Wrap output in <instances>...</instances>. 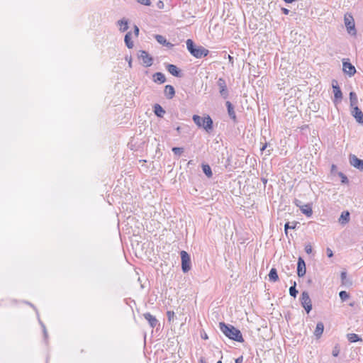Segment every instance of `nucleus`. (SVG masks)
<instances>
[{"instance_id": "nucleus-17", "label": "nucleus", "mask_w": 363, "mask_h": 363, "mask_svg": "<svg viewBox=\"0 0 363 363\" xmlns=\"http://www.w3.org/2000/svg\"><path fill=\"white\" fill-rule=\"evenodd\" d=\"M349 220H350V213L348 211L342 212L339 218L340 223H341L342 224H346L349 222Z\"/></svg>"}, {"instance_id": "nucleus-26", "label": "nucleus", "mask_w": 363, "mask_h": 363, "mask_svg": "<svg viewBox=\"0 0 363 363\" xmlns=\"http://www.w3.org/2000/svg\"><path fill=\"white\" fill-rule=\"evenodd\" d=\"M202 169L204 174L208 177L211 178L213 175L211 167L208 164H202Z\"/></svg>"}, {"instance_id": "nucleus-49", "label": "nucleus", "mask_w": 363, "mask_h": 363, "mask_svg": "<svg viewBox=\"0 0 363 363\" xmlns=\"http://www.w3.org/2000/svg\"><path fill=\"white\" fill-rule=\"evenodd\" d=\"M177 130L180 131V127H177Z\"/></svg>"}, {"instance_id": "nucleus-38", "label": "nucleus", "mask_w": 363, "mask_h": 363, "mask_svg": "<svg viewBox=\"0 0 363 363\" xmlns=\"http://www.w3.org/2000/svg\"><path fill=\"white\" fill-rule=\"evenodd\" d=\"M134 33L135 37H138L139 35V28L137 26H134Z\"/></svg>"}, {"instance_id": "nucleus-28", "label": "nucleus", "mask_w": 363, "mask_h": 363, "mask_svg": "<svg viewBox=\"0 0 363 363\" xmlns=\"http://www.w3.org/2000/svg\"><path fill=\"white\" fill-rule=\"evenodd\" d=\"M362 161L363 160H359L357 157L354 156L351 159L350 162H351L352 165H353L354 167L359 168L360 167V165L362 164Z\"/></svg>"}, {"instance_id": "nucleus-22", "label": "nucleus", "mask_w": 363, "mask_h": 363, "mask_svg": "<svg viewBox=\"0 0 363 363\" xmlns=\"http://www.w3.org/2000/svg\"><path fill=\"white\" fill-rule=\"evenodd\" d=\"M124 40H125L126 46L128 48H133L134 45H133V40H131V33L130 32L126 33V35L125 36Z\"/></svg>"}, {"instance_id": "nucleus-40", "label": "nucleus", "mask_w": 363, "mask_h": 363, "mask_svg": "<svg viewBox=\"0 0 363 363\" xmlns=\"http://www.w3.org/2000/svg\"><path fill=\"white\" fill-rule=\"evenodd\" d=\"M242 357H240L235 359V363H242Z\"/></svg>"}, {"instance_id": "nucleus-33", "label": "nucleus", "mask_w": 363, "mask_h": 363, "mask_svg": "<svg viewBox=\"0 0 363 363\" xmlns=\"http://www.w3.org/2000/svg\"><path fill=\"white\" fill-rule=\"evenodd\" d=\"M138 4L144 6H150L151 1L150 0H135Z\"/></svg>"}, {"instance_id": "nucleus-42", "label": "nucleus", "mask_w": 363, "mask_h": 363, "mask_svg": "<svg viewBox=\"0 0 363 363\" xmlns=\"http://www.w3.org/2000/svg\"><path fill=\"white\" fill-rule=\"evenodd\" d=\"M282 11L284 14H288L289 13V10L287 9H282Z\"/></svg>"}, {"instance_id": "nucleus-21", "label": "nucleus", "mask_w": 363, "mask_h": 363, "mask_svg": "<svg viewBox=\"0 0 363 363\" xmlns=\"http://www.w3.org/2000/svg\"><path fill=\"white\" fill-rule=\"evenodd\" d=\"M269 278L271 281L275 282L279 280V276L277 272V269L275 268L271 269L269 274Z\"/></svg>"}, {"instance_id": "nucleus-35", "label": "nucleus", "mask_w": 363, "mask_h": 363, "mask_svg": "<svg viewBox=\"0 0 363 363\" xmlns=\"http://www.w3.org/2000/svg\"><path fill=\"white\" fill-rule=\"evenodd\" d=\"M312 250V246L310 244H308L305 246V251L307 254H311Z\"/></svg>"}, {"instance_id": "nucleus-46", "label": "nucleus", "mask_w": 363, "mask_h": 363, "mask_svg": "<svg viewBox=\"0 0 363 363\" xmlns=\"http://www.w3.org/2000/svg\"><path fill=\"white\" fill-rule=\"evenodd\" d=\"M199 363H206L205 361L203 359H201L199 360Z\"/></svg>"}, {"instance_id": "nucleus-13", "label": "nucleus", "mask_w": 363, "mask_h": 363, "mask_svg": "<svg viewBox=\"0 0 363 363\" xmlns=\"http://www.w3.org/2000/svg\"><path fill=\"white\" fill-rule=\"evenodd\" d=\"M153 81L155 83L163 84L165 82L166 78H165L164 74H162V72H156L153 75Z\"/></svg>"}, {"instance_id": "nucleus-50", "label": "nucleus", "mask_w": 363, "mask_h": 363, "mask_svg": "<svg viewBox=\"0 0 363 363\" xmlns=\"http://www.w3.org/2000/svg\"><path fill=\"white\" fill-rule=\"evenodd\" d=\"M217 363H222V362L221 361H218Z\"/></svg>"}, {"instance_id": "nucleus-3", "label": "nucleus", "mask_w": 363, "mask_h": 363, "mask_svg": "<svg viewBox=\"0 0 363 363\" xmlns=\"http://www.w3.org/2000/svg\"><path fill=\"white\" fill-rule=\"evenodd\" d=\"M186 47L189 52L196 58L206 57L208 55L209 51L202 46L196 47L192 40H186Z\"/></svg>"}, {"instance_id": "nucleus-36", "label": "nucleus", "mask_w": 363, "mask_h": 363, "mask_svg": "<svg viewBox=\"0 0 363 363\" xmlns=\"http://www.w3.org/2000/svg\"><path fill=\"white\" fill-rule=\"evenodd\" d=\"M157 6L159 9H163L164 7V4L162 1L160 0L157 2Z\"/></svg>"}, {"instance_id": "nucleus-4", "label": "nucleus", "mask_w": 363, "mask_h": 363, "mask_svg": "<svg viewBox=\"0 0 363 363\" xmlns=\"http://www.w3.org/2000/svg\"><path fill=\"white\" fill-rule=\"evenodd\" d=\"M344 22L347 32L352 35H355L356 30L353 16L351 14H345L344 17Z\"/></svg>"}, {"instance_id": "nucleus-31", "label": "nucleus", "mask_w": 363, "mask_h": 363, "mask_svg": "<svg viewBox=\"0 0 363 363\" xmlns=\"http://www.w3.org/2000/svg\"><path fill=\"white\" fill-rule=\"evenodd\" d=\"M339 296L342 301H345L350 297L349 294L345 291H340Z\"/></svg>"}, {"instance_id": "nucleus-9", "label": "nucleus", "mask_w": 363, "mask_h": 363, "mask_svg": "<svg viewBox=\"0 0 363 363\" xmlns=\"http://www.w3.org/2000/svg\"><path fill=\"white\" fill-rule=\"evenodd\" d=\"M352 110L351 111L352 115L354 117V118L356 119V121L358 123L363 124V113H362V111L357 106H354V107H352Z\"/></svg>"}, {"instance_id": "nucleus-32", "label": "nucleus", "mask_w": 363, "mask_h": 363, "mask_svg": "<svg viewBox=\"0 0 363 363\" xmlns=\"http://www.w3.org/2000/svg\"><path fill=\"white\" fill-rule=\"evenodd\" d=\"M167 316L169 322H172L174 320V316H175L174 312L172 311H168L167 312Z\"/></svg>"}, {"instance_id": "nucleus-19", "label": "nucleus", "mask_w": 363, "mask_h": 363, "mask_svg": "<svg viewBox=\"0 0 363 363\" xmlns=\"http://www.w3.org/2000/svg\"><path fill=\"white\" fill-rule=\"evenodd\" d=\"M333 89L335 98L336 99H341L342 97V94L340 87L337 84L335 85L334 84H333Z\"/></svg>"}, {"instance_id": "nucleus-16", "label": "nucleus", "mask_w": 363, "mask_h": 363, "mask_svg": "<svg viewBox=\"0 0 363 363\" xmlns=\"http://www.w3.org/2000/svg\"><path fill=\"white\" fill-rule=\"evenodd\" d=\"M323 330H324L323 323L321 322L318 323L316 325L315 330L314 331V335L317 337H320L323 333Z\"/></svg>"}, {"instance_id": "nucleus-8", "label": "nucleus", "mask_w": 363, "mask_h": 363, "mask_svg": "<svg viewBox=\"0 0 363 363\" xmlns=\"http://www.w3.org/2000/svg\"><path fill=\"white\" fill-rule=\"evenodd\" d=\"M306 268L304 260L302 257H299L297 264V274L300 277H303L306 274Z\"/></svg>"}, {"instance_id": "nucleus-11", "label": "nucleus", "mask_w": 363, "mask_h": 363, "mask_svg": "<svg viewBox=\"0 0 363 363\" xmlns=\"http://www.w3.org/2000/svg\"><path fill=\"white\" fill-rule=\"evenodd\" d=\"M164 94L167 99H172L175 95L174 88L172 85H166L164 86Z\"/></svg>"}, {"instance_id": "nucleus-47", "label": "nucleus", "mask_w": 363, "mask_h": 363, "mask_svg": "<svg viewBox=\"0 0 363 363\" xmlns=\"http://www.w3.org/2000/svg\"><path fill=\"white\" fill-rule=\"evenodd\" d=\"M338 354V352H333V355L334 356H337Z\"/></svg>"}, {"instance_id": "nucleus-18", "label": "nucleus", "mask_w": 363, "mask_h": 363, "mask_svg": "<svg viewBox=\"0 0 363 363\" xmlns=\"http://www.w3.org/2000/svg\"><path fill=\"white\" fill-rule=\"evenodd\" d=\"M154 112L159 117H163L165 113V111L160 104H155L154 106Z\"/></svg>"}, {"instance_id": "nucleus-37", "label": "nucleus", "mask_w": 363, "mask_h": 363, "mask_svg": "<svg viewBox=\"0 0 363 363\" xmlns=\"http://www.w3.org/2000/svg\"><path fill=\"white\" fill-rule=\"evenodd\" d=\"M295 227H296V225H293V226H290V225H289V223H286L285 224V225H284L285 233H286V234H287V230H288L289 228H293V229H294V228H295Z\"/></svg>"}, {"instance_id": "nucleus-45", "label": "nucleus", "mask_w": 363, "mask_h": 363, "mask_svg": "<svg viewBox=\"0 0 363 363\" xmlns=\"http://www.w3.org/2000/svg\"><path fill=\"white\" fill-rule=\"evenodd\" d=\"M359 169H361L362 170H363V160H362V164L360 165Z\"/></svg>"}, {"instance_id": "nucleus-1", "label": "nucleus", "mask_w": 363, "mask_h": 363, "mask_svg": "<svg viewBox=\"0 0 363 363\" xmlns=\"http://www.w3.org/2000/svg\"><path fill=\"white\" fill-rule=\"evenodd\" d=\"M219 327L223 334L228 338L239 342H244L241 332L233 325H227L225 323H220Z\"/></svg>"}, {"instance_id": "nucleus-44", "label": "nucleus", "mask_w": 363, "mask_h": 363, "mask_svg": "<svg viewBox=\"0 0 363 363\" xmlns=\"http://www.w3.org/2000/svg\"><path fill=\"white\" fill-rule=\"evenodd\" d=\"M347 181V177H342V182H345Z\"/></svg>"}, {"instance_id": "nucleus-15", "label": "nucleus", "mask_w": 363, "mask_h": 363, "mask_svg": "<svg viewBox=\"0 0 363 363\" xmlns=\"http://www.w3.org/2000/svg\"><path fill=\"white\" fill-rule=\"evenodd\" d=\"M168 72L172 74L173 76L178 77L179 76V70L178 67L174 65H168L167 67Z\"/></svg>"}, {"instance_id": "nucleus-41", "label": "nucleus", "mask_w": 363, "mask_h": 363, "mask_svg": "<svg viewBox=\"0 0 363 363\" xmlns=\"http://www.w3.org/2000/svg\"><path fill=\"white\" fill-rule=\"evenodd\" d=\"M347 274L346 272H343L341 273V277L342 279H345L346 278Z\"/></svg>"}, {"instance_id": "nucleus-30", "label": "nucleus", "mask_w": 363, "mask_h": 363, "mask_svg": "<svg viewBox=\"0 0 363 363\" xmlns=\"http://www.w3.org/2000/svg\"><path fill=\"white\" fill-rule=\"evenodd\" d=\"M298 291L296 289V282H294V285L289 288V294L291 296L296 297Z\"/></svg>"}, {"instance_id": "nucleus-12", "label": "nucleus", "mask_w": 363, "mask_h": 363, "mask_svg": "<svg viewBox=\"0 0 363 363\" xmlns=\"http://www.w3.org/2000/svg\"><path fill=\"white\" fill-rule=\"evenodd\" d=\"M145 318L148 321L152 328H155L157 323V320L155 316L150 313H146L144 315Z\"/></svg>"}, {"instance_id": "nucleus-23", "label": "nucleus", "mask_w": 363, "mask_h": 363, "mask_svg": "<svg viewBox=\"0 0 363 363\" xmlns=\"http://www.w3.org/2000/svg\"><path fill=\"white\" fill-rule=\"evenodd\" d=\"M155 39L157 40V41L159 43H160L162 45H167V46H170V47L172 46V45L171 43H167L166 38L164 36L161 35H155Z\"/></svg>"}, {"instance_id": "nucleus-27", "label": "nucleus", "mask_w": 363, "mask_h": 363, "mask_svg": "<svg viewBox=\"0 0 363 363\" xmlns=\"http://www.w3.org/2000/svg\"><path fill=\"white\" fill-rule=\"evenodd\" d=\"M118 23L120 26V30H121L122 32H124L126 30H128V21L126 20H124V19L120 20V21H118Z\"/></svg>"}, {"instance_id": "nucleus-39", "label": "nucleus", "mask_w": 363, "mask_h": 363, "mask_svg": "<svg viewBox=\"0 0 363 363\" xmlns=\"http://www.w3.org/2000/svg\"><path fill=\"white\" fill-rule=\"evenodd\" d=\"M327 255L329 257H332L333 256V251L330 248H327Z\"/></svg>"}, {"instance_id": "nucleus-5", "label": "nucleus", "mask_w": 363, "mask_h": 363, "mask_svg": "<svg viewBox=\"0 0 363 363\" xmlns=\"http://www.w3.org/2000/svg\"><path fill=\"white\" fill-rule=\"evenodd\" d=\"M182 259V269L186 273L191 269V259L189 255L186 251H181L180 252Z\"/></svg>"}, {"instance_id": "nucleus-10", "label": "nucleus", "mask_w": 363, "mask_h": 363, "mask_svg": "<svg viewBox=\"0 0 363 363\" xmlns=\"http://www.w3.org/2000/svg\"><path fill=\"white\" fill-rule=\"evenodd\" d=\"M343 71L350 76L354 75L356 72L355 67L351 63L347 62H343Z\"/></svg>"}, {"instance_id": "nucleus-24", "label": "nucleus", "mask_w": 363, "mask_h": 363, "mask_svg": "<svg viewBox=\"0 0 363 363\" xmlns=\"http://www.w3.org/2000/svg\"><path fill=\"white\" fill-rule=\"evenodd\" d=\"M226 106H227V108H228V112L229 116L233 120H235L236 116H235V113L234 111V109H233V107L230 101H227L226 102Z\"/></svg>"}, {"instance_id": "nucleus-48", "label": "nucleus", "mask_w": 363, "mask_h": 363, "mask_svg": "<svg viewBox=\"0 0 363 363\" xmlns=\"http://www.w3.org/2000/svg\"><path fill=\"white\" fill-rule=\"evenodd\" d=\"M228 58H229L230 60H232V57L230 55H228Z\"/></svg>"}, {"instance_id": "nucleus-43", "label": "nucleus", "mask_w": 363, "mask_h": 363, "mask_svg": "<svg viewBox=\"0 0 363 363\" xmlns=\"http://www.w3.org/2000/svg\"><path fill=\"white\" fill-rule=\"evenodd\" d=\"M267 146V143H265V144L262 146V147L261 148V151H262H262H264V150L266 149Z\"/></svg>"}, {"instance_id": "nucleus-25", "label": "nucleus", "mask_w": 363, "mask_h": 363, "mask_svg": "<svg viewBox=\"0 0 363 363\" xmlns=\"http://www.w3.org/2000/svg\"><path fill=\"white\" fill-rule=\"evenodd\" d=\"M350 106L352 107L357 106V97L355 93L350 92Z\"/></svg>"}, {"instance_id": "nucleus-7", "label": "nucleus", "mask_w": 363, "mask_h": 363, "mask_svg": "<svg viewBox=\"0 0 363 363\" xmlns=\"http://www.w3.org/2000/svg\"><path fill=\"white\" fill-rule=\"evenodd\" d=\"M139 58L142 60L143 64L145 67H150L152 65L153 59L146 51L141 50L140 52Z\"/></svg>"}, {"instance_id": "nucleus-34", "label": "nucleus", "mask_w": 363, "mask_h": 363, "mask_svg": "<svg viewBox=\"0 0 363 363\" xmlns=\"http://www.w3.org/2000/svg\"><path fill=\"white\" fill-rule=\"evenodd\" d=\"M172 152L175 154V155H181L182 152H183V148L182 147H173L172 148Z\"/></svg>"}, {"instance_id": "nucleus-2", "label": "nucleus", "mask_w": 363, "mask_h": 363, "mask_svg": "<svg viewBox=\"0 0 363 363\" xmlns=\"http://www.w3.org/2000/svg\"><path fill=\"white\" fill-rule=\"evenodd\" d=\"M192 119L199 128H203L208 133L213 130V123L209 115H205L203 117H201L199 115H194Z\"/></svg>"}, {"instance_id": "nucleus-14", "label": "nucleus", "mask_w": 363, "mask_h": 363, "mask_svg": "<svg viewBox=\"0 0 363 363\" xmlns=\"http://www.w3.org/2000/svg\"><path fill=\"white\" fill-rule=\"evenodd\" d=\"M218 85L220 89V93L222 95H227V88L225 80L223 78H220L218 80Z\"/></svg>"}, {"instance_id": "nucleus-29", "label": "nucleus", "mask_w": 363, "mask_h": 363, "mask_svg": "<svg viewBox=\"0 0 363 363\" xmlns=\"http://www.w3.org/2000/svg\"><path fill=\"white\" fill-rule=\"evenodd\" d=\"M348 340L350 342H355L357 341H360L361 338L359 337V336L355 333H350L347 335Z\"/></svg>"}, {"instance_id": "nucleus-6", "label": "nucleus", "mask_w": 363, "mask_h": 363, "mask_svg": "<svg viewBox=\"0 0 363 363\" xmlns=\"http://www.w3.org/2000/svg\"><path fill=\"white\" fill-rule=\"evenodd\" d=\"M300 301L306 313H308L312 309V302L308 292H302L300 297Z\"/></svg>"}, {"instance_id": "nucleus-20", "label": "nucleus", "mask_w": 363, "mask_h": 363, "mask_svg": "<svg viewBox=\"0 0 363 363\" xmlns=\"http://www.w3.org/2000/svg\"><path fill=\"white\" fill-rule=\"evenodd\" d=\"M301 210L303 214L308 217H311L313 214L312 208L310 205H304L301 208Z\"/></svg>"}]
</instances>
